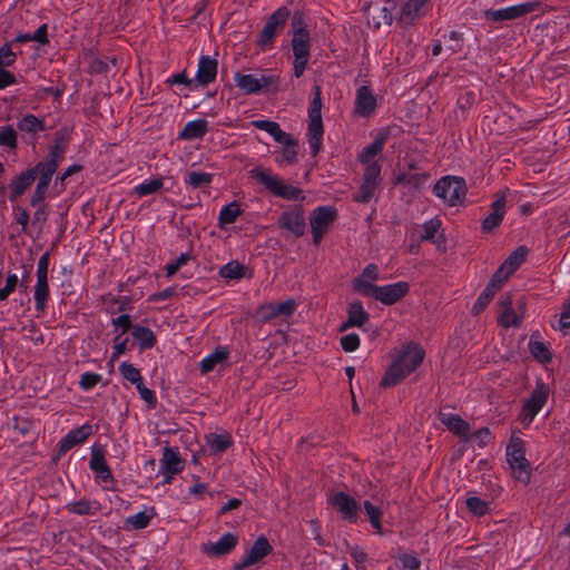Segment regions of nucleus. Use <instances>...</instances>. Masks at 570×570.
<instances>
[{
    "label": "nucleus",
    "instance_id": "obj_1",
    "mask_svg": "<svg viewBox=\"0 0 570 570\" xmlns=\"http://www.w3.org/2000/svg\"><path fill=\"white\" fill-rule=\"evenodd\" d=\"M424 356V350L417 344H409L385 372L381 386L392 387L399 384L422 364Z\"/></svg>",
    "mask_w": 570,
    "mask_h": 570
},
{
    "label": "nucleus",
    "instance_id": "obj_2",
    "mask_svg": "<svg viewBox=\"0 0 570 570\" xmlns=\"http://www.w3.org/2000/svg\"><path fill=\"white\" fill-rule=\"evenodd\" d=\"M292 28L293 72L296 78H299L305 72L311 59V36L301 16L293 18Z\"/></svg>",
    "mask_w": 570,
    "mask_h": 570
},
{
    "label": "nucleus",
    "instance_id": "obj_3",
    "mask_svg": "<svg viewBox=\"0 0 570 570\" xmlns=\"http://www.w3.org/2000/svg\"><path fill=\"white\" fill-rule=\"evenodd\" d=\"M252 178L265 187L273 196L286 200L304 199V193L301 188L285 184L277 175L269 169L253 168L249 171Z\"/></svg>",
    "mask_w": 570,
    "mask_h": 570
},
{
    "label": "nucleus",
    "instance_id": "obj_4",
    "mask_svg": "<svg viewBox=\"0 0 570 570\" xmlns=\"http://www.w3.org/2000/svg\"><path fill=\"white\" fill-rule=\"evenodd\" d=\"M314 97L308 108V128L307 137L311 154L316 156L322 147L323 141V121H322V99H321V87L315 86L313 88Z\"/></svg>",
    "mask_w": 570,
    "mask_h": 570
},
{
    "label": "nucleus",
    "instance_id": "obj_5",
    "mask_svg": "<svg viewBox=\"0 0 570 570\" xmlns=\"http://www.w3.org/2000/svg\"><path fill=\"white\" fill-rule=\"evenodd\" d=\"M507 461L519 482L528 484L531 479V465L525 458V446L520 438H512L505 451Z\"/></svg>",
    "mask_w": 570,
    "mask_h": 570
},
{
    "label": "nucleus",
    "instance_id": "obj_6",
    "mask_svg": "<svg viewBox=\"0 0 570 570\" xmlns=\"http://www.w3.org/2000/svg\"><path fill=\"white\" fill-rule=\"evenodd\" d=\"M466 191V183L459 176H444L433 187V194L449 206L460 205L465 199Z\"/></svg>",
    "mask_w": 570,
    "mask_h": 570
},
{
    "label": "nucleus",
    "instance_id": "obj_7",
    "mask_svg": "<svg viewBox=\"0 0 570 570\" xmlns=\"http://www.w3.org/2000/svg\"><path fill=\"white\" fill-rule=\"evenodd\" d=\"M361 286V295L373 297L384 305L395 304L409 292V284L406 282H397L384 286H366L364 284Z\"/></svg>",
    "mask_w": 570,
    "mask_h": 570
},
{
    "label": "nucleus",
    "instance_id": "obj_8",
    "mask_svg": "<svg viewBox=\"0 0 570 570\" xmlns=\"http://www.w3.org/2000/svg\"><path fill=\"white\" fill-rule=\"evenodd\" d=\"M549 394V386L541 380H538L535 387L531 392L529 399L525 400L521 410V422L523 425L528 426L532 423L537 414L547 403Z\"/></svg>",
    "mask_w": 570,
    "mask_h": 570
},
{
    "label": "nucleus",
    "instance_id": "obj_9",
    "mask_svg": "<svg viewBox=\"0 0 570 570\" xmlns=\"http://www.w3.org/2000/svg\"><path fill=\"white\" fill-rule=\"evenodd\" d=\"M336 216V209L331 206H320L312 212L309 224L314 245H320Z\"/></svg>",
    "mask_w": 570,
    "mask_h": 570
},
{
    "label": "nucleus",
    "instance_id": "obj_10",
    "mask_svg": "<svg viewBox=\"0 0 570 570\" xmlns=\"http://www.w3.org/2000/svg\"><path fill=\"white\" fill-rule=\"evenodd\" d=\"M277 225L282 229H286L295 237H302L305 234V212L302 206L294 205L281 213Z\"/></svg>",
    "mask_w": 570,
    "mask_h": 570
},
{
    "label": "nucleus",
    "instance_id": "obj_11",
    "mask_svg": "<svg viewBox=\"0 0 570 570\" xmlns=\"http://www.w3.org/2000/svg\"><path fill=\"white\" fill-rule=\"evenodd\" d=\"M288 17L289 11L286 7H281L274 11L259 33L258 43L262 47L271 45L276 35L284 29Z\"/></svg>",
    "mask_w": 570,
    "mask_h": 570
},
{
    "label": "nucleus",
    "instance_id": "obj_12",
    "mask_svg": "<svg viewBox=\"0 0 570 570\" xmlns=\"http://www.w3.org/2000/svg\"><path fill=\"white\" fill-rule=\"evenodd\" d=\"M31 169L36 171L35 180L37 177L39 178L29 202L31 206H39L46 198L50 181L57 169L50 165H45L41 163H38L36 166L31 167Z\"/></svg>",
    "mask_w": 570,
    "mask_h": 570
},
{
    "label": "nucleus",
    "instance_id": "obj_13",
    "mask_svg": "<svg viewBox=\"0 0 570 570\" xmlns=\"http://www.w3.org/2000/svg\"><path fill=\"white\" fill-rule=\"evenodd\" d=\"M539 7V2H524L498 10H485L483 12L484 17L488 20L493 22L513 20L520 17H523L528 13L533 12Z\"/></svg>",
    "mask_w": 570,
    "mask_h": 570
},
{
    "label": "nucleus",
    "instance_id": "obj_14",
    "mask_svg": "<svg viewBox=\"0 0 570 570\" xmlns=\"http://www.w3.org/2000/svg\"><path fill=\"white\" fill-rule=\"evenodd\" d=\"M272 552V546L265 535H259L252 548L243 556L239 562L235 563L233 570H244L245 568L258 563L262 559Z\"/></svg>",
    "mask_w": 570,
    "mask_h": 570
},
{
    "label": "nucleus",
    "instance_id": "obj_15",
    "mask_svg": "<svg viewBox=\"0 0 570 570\" xmlns=\"http://www.w3.org/2000/svg\"><path fill=\"white\" fill-rule=\"evenodd\" d=\"M328 503L340 512L342 519L352 523L356 522L360 505L354 498L340 491L328 499Z\"/></svg>",
    "mask_w": 570,
    "mask_h": 570
},
{
    "label": "nucleus",
    "instance_id": "obj_16",
    "mask_svg": "<svg viewBox=\"0 0 570 570\" xmlns=\"http://www.w3.org/2000/svg\"><path fill=\"white\" fill-rule=\"evenodd\" d=\"M498 323L504 328L519 327L523 316L519 315L512 307V298L509 293L501 295L498 301Z\"/></svg>",
    "mask_w": 570,
    "mask_h": 570
},
{
    "label": "nucleus",
    "instance_id": "obj_17",
    "mask_svg": "<svg viewBox=\"0 0 570 570\" xmlns=\"http://www.w3.org/2000/svg\"><path fill=\"white\" fill-rule=\"evenodd\" d=\"M296 309V302L293 298L281 303H267L261 305L257 314L262 322H269L278 316H291Z\"/></svg>",
    "mask_w": 570,
    "mask_h": 570
},
{
    "label": "nucleus",
    "instance_id": "obj_18",
    "mask_svg": "<svg viewBox=\"0 0 570 570\" xmlns=\"http://www.w3.org/2000/svg\"><path fill=\"white\" fill-rule=\"evenodd\" d=\"M505 193L495 194V199L490 206V214L481 223L483 233H491L502 223L505 215Z\"/></svg>",
    "mask_w": 570,
    "mask_h": 570
},
{
    "label": "nucleus",
    "instance_id": "obj_19",
    "mask_svg": "<svg viewBox=\"0 0 570 570\" xmlns=\"http://www.w3.org/2000/svg\"><path fill=\"white\" fill-rule=\"evenodd\" d=\"M35 173L30 167L11 179L8 185V198L11 203L18 200L32 186Z\"/></svg>",
    "mask_w": 570,
    "mask_h": 570
},
{
    "label": "nucleus",
    "instance_id": "obj_20",
    "mask_svg": "<svg viewBox=\"0 0 570 570\" xmlns=\"http://www.w3.org/2000/svg\"><path fill=\"white\" fill-rule=\"evenodd\" d=\"M92 433V426L88 423L69 431L60 441H59V455L66 454L76 445L85 442Z\"/></svg>",
    "mask_w": 570,
    "mask_h": 570
},
{
    "label": "nucleus",
    "instance_id": "obj_21",
    "mask_svg": "<svg viewBox=\"0 0 570 570\" xmlns=\"http://www.w3.org/2000/svg\"><path fill=\"white\" fill-rule=\"evenodd\" d=\"M438 419L449 431L462 440H470V424L461 419L460 415L441 411L438 414Z\"/></svg>",
    "mask_w": 570,
    "mask_h": 570
},
{
    "label": "nucleus",
    "instance_id": "obj_22",
    "mask_svg": "<svg viewBox=\"0 0 570 570\" xmlns=\"http://www.w3.org/2000/svg\"><path fill=\"white\" fill-rule=\"evenodd\" d=\"M376 98L368 86H361L356 90L355 114L361 117H368L375 111Z\"/></svg>",
    "mask_w": 570,
    "mask_h": 570
},
{
    "label": "nucleus",
    "instance_id": "obj_23",
    "mask_svg": "<svg viewBox=\"0 0 570 570\" xmlns=\"http://www.w3.org/2000/svg\"><path fill=\"white\" fill-rule=\"evenodd\" d=\"M68 140L66 136L58 131L56 134L53 144L50 146L48 155L41 160V164L50 165L53 168H58L59 164L63 160L67 151Z\"/></svg>",
    "mask_w": 570,
    "mask_h": 570
},
{
    "label": "nucleus",
    "instance_id": "obj_24",
    "mask_svg": "<svg viewBox=\"0 0 570 570\" xmlns=\"http://www.w3.org/2000/svg\"><path fill=\"white\" fill-rule=\"evenodd\" d=\"M370 320L368 313L364 309L360 301L348 304L347 320L340 326V332H344L350 327H361Z\"/></svg>",
    "mask_w": 570,
    "mask_h": 570
},
{
    "label": "nucleus",
    "instance_id": "obj_25",
    "mask_svg": "<svg viewBox=\"0 0 570 570\" xmlns=\"http://www.w3.org/2000/svg\"><path fill=\"white\" fill-rule=\"evenodd\" d=\"M89 466L97 475V478H100L104 482H111L114 480L111 470L106 462L105 452L102 449L92 446Z\"/></svg>",
    "mask_w": 570,
    "mask_h": 570
},
{
    "label": "nucleus",
    "instance_id": "obj_26",
    "mask_svg": "<svg viewBox=\"0 0 570 570\" xmlns=\"http://www.w3.org/2000/svg\"><path fill=\"white\" fill-rule=\"evenodd\" d=\"M217 60L209 56H202L198 61V70L196 73L197 82L205 87L212 83L217 76Z\"/></svg>",
    "mask_w": 570,
    "mask_h": 570
},
{
    "label": "nucleus",
    "instance_id": "obj_27",
    "mask_svg": "<svg viewBox=\"0 0 570 570\" xmlns=\"http://www.w3.org/2000/svg\"><path fill=\"white\" fill-rule=\"evenodd\" d=\"M238 543V537L232 532L224 533L215 543L206 547L205 551L208 556L219 557L228 554Z\"/></svg>",
    "mask_w": 570,
    "mask_h": 570
},
{
    "label": "nucleus",
    "instance_id": "obj_28",
    "mask_svg": "<svg viewBox=\"0 0 570 570\" xmlns=\"http://www.w3.org/2000/svg\"><path fill=\"white\" fill-rule=\"evenodd\" d=\"M17 128L21 134L30 135L32 139H37L38 134L47 129L45 120L32 114L22 116L17 122Z\"/></svg>",
    "mask_w": 570,
    "mask_h": 570
},
{
    "label": "nucleus",
    "instance_id": "obj_29",
    "mask_svg": "<svg viewBox=\"0 0 570 570\" xmlns=\"http://www.w3.org/2000/svg\"><path fill=\"white\" fill-rule=\"evenodd\" d=\"M185 461L177 450L166 446L160 460V470H167L171 474H177L184 470Z\"/></svg>",
    "mask_w": 570,
    "mask_h": 570
},
{
    "label": "nucleus",
    "instance_id": "obj_30",
    "mask_svg": "<svg viewBox=\"0 0 570 570\" xmlns=\"http://www.w3.org/2000/svg\"><path fill=\"white\" fill-rule=\"evenodd\" d=\"M429 178L428 171H402L396 176L395 183L413 189H421Z\"/></svg>",
    "mask_w": 570,
    "mask_h": 570
},
{
    "label": "nucleus",
    "instance_id": "obj_31",
    "mask_svg": "<svg viewBox=\"0 0 570 570\" xmlns=\"http://www.w3.org/2000/svg\"><path fill=\"white\" fill-rule=\"evenodd\" d=\"M208 131V122L206 119H196L185 125L179 132L178 138L185 140L202 139Z\"/></svg>",
    "mask_w": 570,
    "mask_h": 570
},
{
    "label": "nucleus",
    "instance_id": "obj_32",
    "mask_svg": "<svg viewBox=\"0 0 570 570\" xmlns=\"http://www.w3.org/2000/svg\"><path fill=\"white\" fill-rule=\"evenodd\" d=\"M49 285L48 276H37V283L35 286V307L39 313H43L47 308V302L49 299Z\"/></svg>",
    "mask_w": 570,
    "mask_h": 570
},
{
    "label": "nucleus",
    "instance_id": "obj_33",
    "mask_svg": "<svg viewBox=\"0 0 570 570\" xmlns=\"http://www.w3.org/2000/svg\"><path fill=\"white\" fill-rule=\"evenodd\" d=\"M428 0H407L401 10L400 21L403 24H412L421 17V10Z\"/></svg>",
    "mask_w": 570,
    "mask_h": 570
},
{
    "label": "nucleus",
    "instance_id": "obj_34",
    "mask_svg": "<svg viewBox=\"0 0 570 570\" xmlns=\"http://www.w3.org/2000/svg\"><path fill=\"white\" fill-rule=\"evenodd\" d=\"M229 352L226 347L218 346L212 354L202 360L199 370L203 374L212 372L218 364L228 358Z\"/></svg>",
    "mask_w": 570,
    "mask_h": 570
},
{
    "label": "nucleus",
    "instance_id": "obj_35",
    "mask_svg": "<svg viewBox=\"0 0 570 570\" xmlns=\"http://www.w3.org/2000/svg\"><path fill=\"white\" fill-rule=\"evenodd\" d=\"M386 139V134H379L373 142L362 150V153L358 155V160L362 164L372 163L371 160L383 150Z\"/></svg>",
    "mask_w": 570,
    "mask_h": 570
},
{
    "label": "nucleus",
    "instance_id": "obj_36",
    "mask_svg": "<svg viewBox=\"0 0 570 570\" xmlns=\"http://www.w3.org/2000/svg\"><path fill=\"white\" fill-rule=\"evenodd\" d=\"M236 86L246 95H253L261 91L258 78L250 73H235Z\"/></svg>",
    "mask_w": 570,
    "mask_h": 570
},
{
    "label": "nucleus",
    "instance_id": "obj_37",
    "mask_svg": "<svg viewBox=\"0 0 570 570\" xmlns=\"http://www.w3.org/2000/svg\"><path fill=\"white\" fill-rule=\"evenodd\" d=\"M283 146L282 148V160L286 161L288 165L295 164L297 161L298 154V142L291 135L286 134V137L282 138V141H277Z\"/></svg>",
    "mask_w": 570,
    "mask_h": 570
},
{
    "label": "nucleus",
    "instance_id": "obj_38",
    "mask_svg": "<svg viewBox=\"0 0 570 570\" xmlns=\"http://www.w3.org/2000/svg\"><path fill=\"white\" fill-rule=\"evenodd\" d=\"M379 279V267L375 264H368L360 276L353 279V289L361 294V285L375 286L372 282Z\"/></svg>",
    "mask_w": 570,
    "mask_h": 570
},
{
    "label": "nucleus",
    "instance_id": "obj_39",
    "mask_svg": "<svg viewBox=\"0 0 570 570\" xmlns=\"http://www.w3.org/2000/svg\"><path fill=\"white\" fill-rule=\"evenodd\" d=\"M206 440L210 452L214 454L223 453L233 445V439L228 433H210L206 436Z\"/></svg>",
    "mask_w": 570,
    "mask_h": 570
},
{
    "label": "nucleus",
    "instance_id": "obj_40",
    "mask_svg": "<svg viewBox=\"0 0 570 570\" xmlns=\"http://www.w3.org/2000/svg\"><path fill=\"white\" fill-rule=\"evenodd\" d=\"M131 335L139 343L140 350L153 348L156 345V335L149 327L134 326Z\"/></svg>",
    "mask_w": 570,
    "mask_h": 570
},
{
    "label": "nucleus",
    "instance_id": "obj_41",
    "mask_svg": "<svg viewBox=\"0 0 570 570\" xmlns=\"http://www.w3.org/2000/svg\"><path fill=\"white\" fill-rule=\"evenodd\" d=\"M67 510L71 513L78 514V515H92L98 511L99 503L98 502H90L87 499H80L75 502H70L67 504Z\"/></svg>",
    "mask_w": 570,
    "mask_h": 570
},
{
    "label": "nucleus",
    "instance_id": "obj_42",
    "mask_svg": "<svg viewBox=\"0 0 570 570\" xmlns=\"http://www.w3.org/2000/svg\"><path fill=\"white\" fill-rule=\"evenodd\" d=\"M242 214L240 206L237 202H232L224 206L218 216V225L223 227L236 222L237 217Z\"/></svg>",
    "mask_w": 570,
    "mask_h": 570
},
{
    "label": "nucleus",
    "instance_id": "obj_43",
    "mask_svg": "<svg viewBox=\"0 0 570 570\" xmlns=\"http://www.w3.org/2000/svg\"><path fill=\"white\" fill-rule=\"evenodd\" d=\"M529 351L538 362L543 364L551 362L552 355L548 346L543 342L534 341L533 335L529 341Z\"/></svg>",
    "mask_w": 570,
    "mask_h": 570
},
{
    "label": "nucleus",
    "instance_id": "obj_44",
    "mask_svg": "<svg viewBox=\"0 0 570 570\" xmlns=\"http://www.w3.org/2000/svg\"><path fill=\"white\" fill-rule=\"evenodd\" d=\"M252 125L259 129L269 134L275 141H282V138L286 137L285 131H283L279 125L276 121L272 120H254Z\"/></svg>",
    "mask_w": 570,
    "mask_h": 570
},
{
    "label": "nucleus",
    "instance_id": "obj_45",
    "mask_svg": "<svg viewBox=\"0 0 570 570\" xmlns=\"http://www.w3.org/2000/svg\"><path fill=\"white\" fill-rule=\"evenodd\" d=\"M164 185L161 177L146 180L134 188V191L139 197H145L157 193Z\"/></svg>",
    "mask_w": 570,
    "mask_h": 570
},
{
    "label": "nucleus",
    "instance_id": "obj_46",
    "mask_svg": "<svg viewBox=\"0 0 570 570\" xmlns=\"http://www.w3.org/2000/svg\"><path fill=\"white\" fill-rule=\"evenodd\" d=\"M377 186L375 183L363 180L358 193L353 196V200L361 204L368 203L374 197Z\"/></svg>",
    "mask_w": 570,
    "mask_h": 570
},
{
    "label": "nucleus",
    "instance_id": "obj_47",
    "mask_svg": "<svg viewBox=\"0 0 570 570\" xmlns=\"http://www.w3.org/2000/svg\"><path fill=\"white\" fill-rule=\"evenodd\" d=\"M244 274L245 267L238 262H229L219 269V275L226 279H239Z\"/></svg>",
    "mask_w": 570,
    "mask_h": 570
},
{
    "label": "nucleus",
    "instance_id": "obj_48",
    "mask_svg": "<svg viewBox=\"0 0 570 570\" xmlns=\"http://www.w3.org/2000/svg\"><path fill=\"white\" fill-rule=\"evenodd\" d=\"M528 249L524 246L518 247L502 264L504 268H507L511 274H513L517 268L524 261Z\"/></svg>",
    "mask_w": 570,
    "mask_h": 570
},
{
    "label": "nucleus",
    "instance_id": "obj_49",
    "mask_svg": "<svg viewBox=\"0 0 570 570\" xmlns=\"http://www.w3.org/2000/svg\"><path fill=\"white\" fill-rule=\"evenodd\" d=\"M185 181L193 188H200L212 184L213 175L209 173L190 171L187 174Z\"/></svg>",
    "mask_w": 570,
    "mask_h": 570
},
{
    "label": "nucleus",
    "instance_id": "obj_50",
    "mask_svg": "<svg viewBox=\"0 0 570 570\" xmlns=\"http://www.w3.org/2000/svg\"><path fill=\"white\" fill-rule=\"evenodd\" d=\"M495 293L497 292L494 289L487 285L483 292L478 297L476 302L474 303L472 307V314L478 315L482 313L490 304V302L493 299Z\"/></svg>",
    "mask_w": 570,
    "mask_h": 570
},
{
    "label": "nucleus",
    "instance_id": "obj_51",
    "mask_svg": "<svg viewBox=\"0 0 570 570\" xmlns=\"http://www.w3.org/2000/svg\"><path fill=\"white\" fill-rule=\"evenodd\" d=\"M154 513L148 514L146 511L138 512L126 519L125 523L130 525L134 530L145 529L149 525Z\"/></svg>",
    "mask_w": 570,
    "mask_h": 570
},
{
    "label": "nucleus",
    "instance_id": "obj_52",
    "mask_svg": "<svg viewBox=\"0 0 570 570\" xmlns=\"http://www.w3.org/2000/svg\"><path fill=\"white\" fill-rule=\"evenodd\" d=\"M363 505H364L365 513L368 517V520H370L372 527L377 532L381 533L382 532V523H381L382 511H381V509L375 507V505H373L367 500L364 501Z\"/></svg>",
    "mask_w": 570,
    "mask_h": 570
},
{
    "label": "nucleus",
    "instance_id": "obj_53",
    "mask_svg": "<svg viewBox=\"0 0 570 570\" xmlns=\"http://www.w3.org/2000/svg\"><path fill=\"white\" fill-rule=\"evenodd\" d=\"M119 372H120V374L122 375V377L125 380H127L130 383L135 384V386L137 384H140V382L142 381V377L140 375V371L137 367H135L132 364H130V363L122 362L119 365Z\"/></svg>",
    "mask_w": 570,
    "mask_h": 570
},
{
    "label": "nucleus",
    "instance_id": "obj_54",
    "mask_svg": "<svg viewBox=\"0 0 570 570\" xmlns=\"http://www.w3.org/2000/svg\"><path fill=\"white\" fill-rule=\"evenodd\" d=\"M0 146L14 149L17 147V131L10 126H3L0 128Z\"/></svg>",
    "mask_w": 570,
    "mask_h": 570
},
{
    "label": "nucleus",
    "instance_id": "obj_55",
    "mask_svg": "<svg viewBox=\"0 0 570 570\" xmlns=\"http://www.w3.org/2000/svg\"><path fill=\"white\" fill-rule=\"evenodd\" d=\"M465 503L474 515L482 517L489 511V503L478 497H469Z\"/></svg>",
    "mask_w": 570,
    "mask_h": 570
},
{
    "label": "nucleus",
    "instance_id": "obj_56",
    "mask_svg": "<svg viewBox=\"0 0 570 570\" xmlns=\"http://www.w3.org/2000/svg\"><path fill=\"white\" fill-rule=\"evenodd\" d=\"M441 228V220L439 218H432L425 222L422 226V234L420 236L421 240H431L434 242L435 234Z\"/></svg>",
    "mask_w": 570,
    "mask_h": 570
},
{
    "label": "nucleus",
    "instance_id": "obj_57",
    "mask_svg": "<svg viewBox=\"0 0 570 570\" xmlns=\"http://www.w3.org/2000/svg\"><path fill=\"white\" fill-rule=\"evenodd\" d=\"M365 165L366 166L363 175V180L372 181L379 185L382 166L377 161H372Z\"/></svg>",
    "mask_w": 570,
    "mask_h": 570
},
{
    "label": "nucleus",
    "instance_id": "obj_58",
    "mask_svg": "<svg viewBox=\"0 0 570 570\" xmlns=\"http://www.w3.org/2000/svg\"><path fill=\"white\" fill-rule=\"evenodd\" d=\"M258 82L261 85V90H265L267 92H275L278 90L279 86V76L278 75H262L258 78Z\"/></svg>",
    "mask_w": 570,
    "mask_h": 570
},
{
    "label": "nucleus",
    "instance_id": "obj_59",
    "mask_svg": "<svg viewBox=\"0 0 570 570\" xmlns=\"http://www.w3.org/2000/svg\"><path fill=\"white\" fill-rule=\"evenodd\" d=\"M511 273L503 265L492 275L488 286L495 292L501 288L502 284L510 277Z\"/></svg>",
    "mask_w": 570,
    "mask_h": 570
},
{
    "label": "nucleus",
    "instance_id": "obj_60",
    "mask_svg": "<svg viewBox=\"0 0 570 570\" xmlns=\"http://www.w3.org/2000/svg\"><path fill=\"white\" fill-rule=\"evenodd\" d=\"M101 379L102 377L100 374L86 372L81 375L79 386L85 391H89L94 389L98 383H100Z\"/></svg>",
    "mask_w": 570,
    "mask_h": 570
},
{
    "label": "nucleus",
    "instance_id": "obj_61",
    "mask_svg": "<svg viewBox=\"0 0 570 570\" xmlns=\"http://www.w3.org/2000/svg\"><path fill=\"white\" fill-rule=\"evenodd\" d=\"M18 276L16 274L9 273L7 275L6 285L0 288V301H6L11 293L14 292L18 285Z\"/></svg>",
    "mask_w": 570,
    "mask_h": 570
},
{
    "label": "nucleus",
    "instance_id": "obj_62",
    "mask_svg": "<svg viewBox=\"0 0 570 570\" xmlns=\"http://www.w3.org/2000/svg\"><path fill=\"white\" fill-rule=\"evenodd\" d=\"M137 391L140 394V397L147 403L149 409H154L157 404V399L153 390L146 387L142 383L136 385Z\"/></svg>",
    "mask_w": 570,
    "mask_h": 570
},
{
    "label": "nucleus",
    "instance_id": "obj_63",
    "mask_svg": "<svg viewBox=\"0 0 570 570\" xmlns=\"http://www.w3.org/2000/svg\"><path fill=\"white\" fill-rule=\"evenodd\" d=\"M341 346L347 353L354 352L360 346L358 335L355 333H351V334L342 336L341 337Z\"/></svg>",
    "mask_w": 570,
    "mask_h": 570
},
{
    "label": "nucleus",
    "instance_id": "obj_64",
    "mask_svg": "<svg viewBox=\"0 0 570 570\" xmlns=\"http://www.w3.org/2000/svg\"><path fill=\"white\" fill-rule=\"evenodd\" d=\"M561 331L570 328V297L562 304V312L559 320Z\"/></svg>",
    "mask_w": 570,
    "mask_h": 570
}]
</instances>
